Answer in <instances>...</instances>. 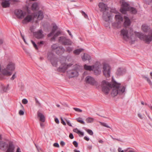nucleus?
Instances as JSON below:
<instances>
[{
  "label": "nucleus",
  "instance_id": "nucleus-1",
  "mask_svg": "<svg viewBox=\"0 0 152 152\" xmlns=\"http://www.w3.org/2000/svg\"><path fill=\"white\" fill-rule=\"evenodd\" d=\"M112 84H111L107 81L103 80L101 83V87L102 92L106 94H108L111 88H113L111 93L112 96L114 97L118 94H122L125 92V88L121 86L120 83H117L112 77Z\"/></svg>",
  "mask_w": 152,
  "mask_h": 152
},
{
  "label": "nucleus",
  "instance_id": "nucleus-2",
  "mask_svg": "<svg viewBox=\"0 0 152 152\" xmlns=\"http://www.w3.org/2000/svg\"><path fill=\"white\" fill-rule=\"evenodd\" d=\"M44 17L43 12L41 11L32 14V15H28L22 21L23 24H26L33 20L36 23H37L38 20H42Z\"/></svg>",
  "mask_w": 152,
  "mask_h": 152
},
{
  "label": "nucleus",
  "instance_id": "nucleus-3",
  "mask_svg": "<svg viewBox=\"0 0 152 152\" xmlns=\"http://www.w3.org/2000/svg\"><path fill=\"white\" fill-rule=\"evenodd\" d=\"M136 33H134L132 30L128 31L124 28L121 30L120 35L124 40L127 41L130 40L132 43L135 40V35Z\"/></svg>",
  "mask_w": 152,
  "mask_h": 152
},
{
  "label": "nucleus",
  "instance_id": "nucleus-4",
  "mask_svg": "<svg viewBox=\"0 0 152 152\" xmlns=\"http://www.w3.org/2000/svg\"><path fill=\"white\" fill-rule=\"evenodd\" d=\"M121 2L122 3V4L120 11L122 13L126 14L127 11H129L133 14H135L137 13V11L136 9L133 7H129V4L124 0H121Z\"/></svg>",
  "mask_w": 152,
  "mask_h": 152
},
{
  "label": "nucleus",
  "instance_id": "nucleus-5",
  "mask_svg": "<svg viewBox=\"0 0 152 152\" xmlns=\"http://www.w3.org/2000/svg\"><path fill=\"white\" fill-rule=\"evenodd\" d=\"M136 36L141 40H143L147 44H149L152 41V31H150L148 34L145 35L142 33L137 32L135 33Z\"/></svg>",
  "mask_w": 152,
  "mask_h": 152
},
{
  "label": "nucleus",
  "instance_id": "nucleus-6",
  "mask_svg": "<svg viewBox=\"0 0 152 152\" xmlns=\"http://www.w3.org/2000/svg\"><path fill=\"white\" fill-rule=\"evenodd\" d=\"M111 17V12L109 9L102 12V19L105 22H107V24L105 25L106 27H107L109 26V21Z\"/></svg>",
  "mask_w": 152,
  "mask_h": 152
},
{
  "label": "nucleus",
  "instance_id": "nucleus-7",
  "mask_svg": "<svg viewBox=\"0 0 152 152\" xmlns=\"http://www.w3.org/2000/svg\"><path fill=\"white\" fill-rule=\"evenodd\" d=\"M59 43L64 45H72V42L69 39L64 36H61L59 37Z\"/></svg>",
  "mask_w": 152,
  "mask_h": 152
},
{
  "label": "nucleus",
  "instance_id": "nucleus-8",
  "mask_svg": "<svg viewBox=\"0 0 152 152\" xmlns=\"http://www.w3.org/2000/svg\"><path fill=\"white\" fill-rule=\"evenodd\" d=\"M111 67L108 64L104 63L103 65V72L106 78L110 76Z\"/></svg>",
  "mask_w": 152,
  "mask_h": 152
},
{
  "label": "nucleus",
  "instance_id": "nucleus-9",
  "mask_svg": "<svg viewBox=\"0 0 152 152\" xmlns=\"http://www.w3.org/2000/svg\"><path fill=\"white\" fill-rule=\"evenodd\" d=\"M79 66L77 64L74 66V69L69 70L67 72L68 76L70 78L73 77L78 75V69Z\"/></svg>",
  "mask_w": 152,
  "mask_h": 152
},
{
  "label": "nucleus",
  "instance_id": "nucleus-10",
  "mask_svg": "<svg viewBox=\"0 0 152 152\" xmlns=\"http://www.w3.org/2000/svg\"><path fill=\"white\" fill-rule=\"evenodd\" d=\"M51 47L53 49V50H57V49H59L60 50V51L59 52L58 51H56V53L58 55H60L63 53L65 51V49L62 46H58L57 44H53L51 46Z\"/></svg>",
  "mask_w": 152,
  "mask_h": 152
},
{
  "label": "nucleus",
  "instance_id": "nucleus-11",
  "mask_svg": "<svg viewBox=\"0 0 152 152\" xmlns=\"http://www.w3.org/2000/svg\"><path fill=\"white\" fill-rule=\"evenodd\" d=\"M15 13L18 18L21 19L24 17L26 13L20 10L17 9L15 10Z\"/></svg>",
  "mask_w": 152,
  "mask_h": 152
},
{
  "label": "nucleus",
  "instance_id": "nucleus-12",
  "mask_svg": "<svg viewBox=\"0 0 152 152\" xmlns=\"http://www.w3.org/2000/svg\"><path fill=\"white\" fill-rule=\"evenodd\" d=\"M85 80L86 83L91 84V85L97 86L98 85V83L94 79L90 76H88L85 78Z\"/></svg>",
  "mask_w": 152,
  "mask_h": 152
},
{
  "label": "nucleus",
  "instance_id": "nucleus-13",
  "mask_svg": "<svg viewBox=\"0 0 152 152\" xmlns=\"http://www.w3.org/2000/svg\"><path fill=\"white\" fill-rule=\"evenodd\" d=\"M61 64L58 69V70L59 72H64L67 69L72 66V64H67L65 63H62L61 61Z\"/></svg>",
  "mask_w": 152,
  "mask_h": 152
},
{
  "label": "nucleus",
  "instance_id": "nucleus-14",
  "mask_svg": "<svg viewBox=\"0 0 152 152\" xmlns=\"http://www.w3.org/2000/svg\"><path fill=\"white\" fill-rule=\"evenodd\" d=\"M48 58L50 60L51 64L53 66H56L57 64V58L54 57L53 55L50 54H48Z\"/></svg>",
  "mask_w": 152,
  "mask_h": 152
},
{
  "label": "nucleus",
  "instance_id": "nucleus-15",
  "mask_svg": "<svg viewBox=\"0 0 152 152\" xmlns=\"http://www.w3.org/2000/svg\"><path fill=\"white\" fill-rule=\"evenodd\" d=\"M34 36L38 39H41L44 37V35L43 31L41 29H40L37 31L34 32Z\"/></svg>",
  "mask_w": 152,
  "mask_h": 152
},
{
  "label": "nucleus",
  "instance_id": "nucleus-16",
  "mask_svg": "<svg viewBox=\"0 0 152 152\" xmlns=\"http://www.w3.org/2000/svg\"><path fill=\"white\" fill-rule=\"evenodd\" d=\"M126 72V70L125 68L120 67L117 69L116 74L117 76H120L125 74Z\"/></svg>",
  "mask_w": 152,
  "mask_h": 152
},
{
  "label": "nucleus",
  "instance_id": "nucleus-17",
  "mask_svg": "<svg viewBox=\"0 0 152 152\" xmlns=\"http://www.w3.org/2000/svg\"><path fill=\"white\" fill-rule=\"evenodd\" d=\"M99 8L100 9V11L101 12H103L106 10H108V8L107 5L102 2H100L98 4Z\"/></svg>",
  "mask_w": 152,
  "mask_h": 152
},
{
  "label": "nucleus",
  "instance_id": "nucleus-18",
  "mask_svg": "<svg viewBox=\"0 0 152 152\" xmlns=\"http://www.w3.org/2000/svg\"><path fill=\"white\" fill-rule=\"evenodd\" d=\"M7 69L10 71H12L15 70V64L14 63L12 62H9L7 65Z\"/></svg>",
  "mask_w": 152,
  "mask_h": 152
},
{
  "label": "nucleus",
  "instance_id": "nucleus-19",
  "mask_svg": "<svg viewBox=\"0 0 152 152\" xmlns=\"http://www.w3.org/2000/svg\"><path fill=\"white\" fill-rule=\"evenodd\" d=\"M11 0H6L1 2V4L3 8H6L10 7V1Z\"/></svg>",
  "mask_w": 152,
  "mask_h": 152
},
{
  "label": "nucleus",
  "instance_id": "nucleus-20",
  "mask_svg": "<svg viewBox=\"0 0 152 152\" xmlns=\"http://www.w3.org/2000/svg\"><path fill=\"white\" fill-rule=\"evenodd\" d=\"M7 69V67L6 68H4L1 71V73L4 75L8 76L11 75L12 73L10 71Z\"/></svg>",
  "mask_w": 152,
  "mask_h": 152
},
{
  "label": "nucleus",
  "instance_id": "nucleus-21",
  "mask_svg": "<svg viewBox=\"0 0 152 152\" xmlns=\"http://www.w3.org/2000/svg\"><path fill=\"white\" fill-rule=\"evenodd\" d=\"M84 68L85 70H88V71H92L95 68V65H88L86 64H85L84 65Z\"/></svg>",
  "mask_w": 152,
  "mask_h": 152
},
{
  "label": "nucleus",
  "instance_id": "nucleus-22",
  "mask_svg": "<svg viewBox=\"0 0 152 152\" xmlns=\"http://www.w3.org/2000/svg\"><path fill=\"white\" fill-rule=\"evenodd\" d=\"M124 18L125 20L124 23V25L125 26V27H127L129 26L130 25L131 23L130 20L126 16H124Z\"/></svg>",
  "mask_w": 152,
  "mask_h": 152
},
{
  "label": "nucleus",
  "instance_id": "nucleus-23",
  "mask_svg": "<svg viewBox=\"0 0 152 152\" xmlns=\"http://www.w3.org/2000/svg\"><path fill=\"white\" fill-rule=\"evenodd\" d=\"M57 28L58 27L55 24H54L53 26V28L52 29L50 33L48 34V37H50L54 34V33L57 29Z\"/></svg>",
  "mask_w": 152,
  "mask_h": 152
},
{
  "label": "nucleus",
  "instance_id": "nucleus-24",
  "mask_svg": "<svg viewBox=\"0 0 152 152\" xmlns=\"http://www.w3.org/2000/svg\"><path fill=\"white\" fill-rule=\"evenodd\" d=\"M95 68L93 70L96 75H98L101 72V70L100 69V66L99 65L96 66L95 65Z\"/></svg>",
  "mask_w": 152,
  "mask_h": 152
},
{
  "label": "nucleus",
  "instance_id": "nucleus-25",
  "mask_svg": "<svg viewBox=\"0 0 152 152\" xmlns=\"http://www.w3.org/2000/svg\"><path fill=\"white\" fill-rule=\"evenodd\" d=\"M83 61H85L86 60L89 61L91 60V56L87 54H84L81 57Z\"/></svg>",
  "mask_w": 152,
  "mask_h": 152
},
{
  "label": "nucleus",
  "instance_id": "nucleus-26",
  "mask_svg": "<svg viewBox=\"0 0 152 152\" xmlns=\"http://www.w3.org/2000/svg\"><path fill=\"white\" fill-rule=\"evenodd\" d=\"M38 116L39 117V120L41 121L44 122L45 121V117L44 116L42 113L39 112V111L37 112Z\"/></svg>",
  "mask_w": 152,
  "mask_h": 152
},
{
  "label": "nucleus",
  "instance_id": "nucleus-27",
  "mask_svg": "<svg viewBox=\"0 0 152 152\" xmlns=\"http://www.w3.org/2000/svg\"><path fill=\"white\" fill-rule=\"evenodd\" d=\"M14 146L11 143H10L7 152H14Z\"/></svg>",
  "mask_w": 152,
  "mask_h": 152
},
{
  "label": "nucleus",
  "instance_id": "nucleus-28",
  "mask_svg": "<svg viewBox=\"0 0 152 152\" xmlns=\"http://www.w3.org/2000/svg\"><path fill=\"white\" fill-rule=\"evenodd\" d=\"M115 18L116 21L121 23L123 20V18L120 15H115Z\"/></svg>",
  "mask_w": 152,
  "mask_h": 152
},
{
  "label": "nucleus",
  "instance_id": "nucleus-29",
  "mask_svg": "<svg viewBox=\"0 0 152 152\" xmlns=\"http://www.w3.org/2000/svg\"><path fill=\"white\" fill-rule=\"evenodd\" d=\"M121 23L116 21L112 23V26L114 28H118L121 27Z\"/></svg>",
  "mask_w": 152,
  "mask_h": 152
},
{
  "label": "nucleus",
  "instance_id": "nucleus-30",
  "mask_svg": "<svg viewBox=\"0 0 152 152\" xmlns=\"http://www.w3.org/2000/svg\"><path fill=\"white\" fill-rule=\"evenodd\" d=\"M32 9L33 10H37L39 8V5L37 2L34 3L31 6Z\"/></svg>",
  "mask_w": 152,
  "mask_h": 152
},
{
  "label": "nucleus",
  "instance_id": "nucleus-31",
  "mask_svg": "<svg viewBox=\"0 0 152 152\" xmlns=\"http://www.w3.org/2000/svg\"><path fill=\"white\" fill-rule=\"evenodd\" d=\"M83 50V48L77 49L74 51L73 53L75 55H79Z\"/></svg>",
  "mask_w": 152,
  "mask_h": 152
},
{
  "label": "nucleus",
  "instance_id": "nucleus-32",
  "mask_svg": "<svg viewBox=\"0 0 152 152\" xmlns=\"http://www.w3.org/2000/svg\"><path fill=\"white\" fill-rule=\"evenodd\" d=\"M149 28L148 27L147 25L144 24L142 26V29L143 31L145 32H146L148 31Z\"/></svg>",
  "mask_w": 152,
  "mask_h": 152
},
{
  "label": "nucleus",
  "instance_id": "nucleus-33",
  "mask_svg": "<svg viewBox=\"0 0 152 152\" xmlns=\"http://www.w3.org/2000/svg\"><path fill=\"white\" fill-rule=\"evenodd\" d=\"M94 121V119L91 117H88L86 119V121L88 123H92Z\"/></svg>",
  "mask_w": 152,
  "mask_h": 152
},
{
  "label": "nucleus",
  "instance_id": "nucleus-34",
  "mask_svg": "<svg viewBox=\"0 0 152 152\" xmlns=\"http://www.w3.org/2000/svg\"><path fill=\"white\" fill-rule=\"evenodd\" d=\"M6 146V143L5 142L0 141V147L1 148H4Z\"/></svg>",
  "mask_w": 152,
  "mask_h": 152
},
{
  "label": "nucleus",
  "instance_id": "nucleus-35",
  "mask_svg": "<svg viewBox=\"0 0 152 152\" xmlns=\"http://www.w3.org/2000/svg\"><path fill=\"white\" fill-rule=\"evenodd\" d=\"M77 121L82 124H85V122L82 120V118H76Z\"/></svg>",
  "mask_w": 152,
  "mask_h": 152
},
{
  "label": "nucleus",
  "instance_id": "nucleus-36",
  "mask_svg": "<svg viewBox=\"0 0 152 152\" xmlns=\"http://www.w3.org/2000/svg\"><path fill=\"white\" fill-rule=\"evenodd\" d=\"M143 77L148 82V83L150 85H152V83L148 78L147 77L145 76H143Z\"/></svg>",
  "mask_w": 152,
  "mask_h": 152
},
{
  "label": "nucleus",
  "instance_id": "nucleus-37",
  "mask_svg": "<svg viewBox=\"0 0 152 152\" xmlns=\"http://www.w3.org/2000/svg\"><path fill=\"white\" fill-rule=\"evenodd\" d=\"M99 123L101 125L103 126H104L108 128H110V127L108 125H107L106 123H105L102 122H99Z\"/></svg>",
  "mask_w": 152,
  "mask_h": 152
},
{
  "label": "nucleus",
  "instance_id": "nucleus-38",
  "mask_svg": "<svg viewBox=\"0 0 152 152\" xmlns=\"http://www.w3.org/2000/svg\"><path fill=\"white\" fill-rule=\"evenodd\" d=\"M66 51L69 52H70L72 50L73 48L70 47H67L66 48Z\"/></svg>",
  "mask_w": 152,
  "mask_h": 152
},
{
  "label": "nucleus",
  "instance_id": "nucleus-39",
  "mask_svg": "<svg viewBox=\"0 0 152 152\" xmlns=\"http://www.w3.org/2000/svg\"><path fill=\"white\" fill-rule=\"evenodd\" d=\"M35 100L37 105L39 107H41L42 106L41 103L36 98H35Z\"/></svg>",
  "mask_w": 152,
  "mask_h": 152
},
{
  "label": "nucleus",
  "instance_id": "nucleus-40",
  "mask_svg": "<svg viewBox=\"0 0 152 152\" xmlns=\"http://www.w3.org/2000/svg\"><path fill=\"white\" fill-rule=\"evenodd\" d=\"M62 32L61 31H58L54 34L55 37H57L61 34Z\"/></svg>",
  "mask_w": 152,
  "mask_h": 152
},
{
  "label": "nucleus",
  "instance_id": "nucleus-41",
  "mask_svg": "<svg viewBox=\"0 0 152 152\" xmlns=\"http://www.w3.org/2000/svg\"><path fill=\"white\" fill-rule=\"evenodd\" d=\"M31 42L32 44L34 46V47L36 49H38V48L36 44L35 43V42L32 40H31Z\"/></svg>",
  "mask_w": 152,
  "mask_h": 152
},
{
  "label": "nucleus",
  "instance_id": "nucleus-42",
  "mask_svg": "<svg viewBox=\"0 0 152 152\" xmlns=\"http://www.w3.org/2000/svg\"><path fill=\"white\" fill-rule=\"evenodd\" d=\"M87 132L90 135H92L93 134V131L90 129H88L87 130Z\"/></svg>",
  "mask_w": 152,
  "mask_h": 152
},
{
  "label": "nucleus",
  "instance_id": "nucleus-43",
  "mask_svg": "<svg viewBox=\"0 0 152 152\" xmlns=\"http://www.w3.org/2000/svg\"><path fill=\"white\" fill-rule=\"evenodd\" d=\"M22 102L23 104H26L28 103V101L27 99H24L22 100Z\"/></svg>",
  "mask_w": 152,
  "mask_h": 152
},
{
  "label": "nucleus",
  "instance_id": "nucleus-44",
  "mask_svg": "<svg viewBox=\"0 0 152 152\" xmlns=\"http://www.w3.org/2000/svg\"><path fill=\"white\" fill-rule=\"evenodd\" d=\"M83 15L84 17L86 18H88V16L83 11H82V12Z\"/></svg>",
  "mask_w": 152,
  "mask_h": 152
},
{
  "label": "nucleus",
  "instance_id": "nucleus-45",
  "mask_svg": "<svg viewBox=\"0 0 152 152\" xmlns=\"http://www.w3.org/2000/svg\"><path fill=\"white\" fill-rule=\"evenodd\" d=\"M73 109L76 111L79 112H82V110L79 108H74Z\"/></svg>",
  "mask_w": 152,
  "mask_h": 152
},
{
  "label": "nucleus",
  "instance_id": "nucleus-46",
  "mask_svg": "<svg viewBox=\"0 0 152 152\" xmlns=\"http://www.w3.org/2000/svg\"><path fill=\"white\" fill-rule=\"evenodd\" d=\"M73 144L75 147H78V143L77 141H74L73 142Z\"/></svg>",
  "mask_w": 152,
  "mask_h": 152
},
{
  "label": "nucleus",
  "instance_id": "nucleus-47",
  "mask_svg": "<svg viewBox=\"0 0 152 152\" xmlns=\"http://www.w3.org/2000/svg\"><path fill=\"white\" fill-rule=\"evenodd\" d=\"M16 77V76L15 74H14L12 76V77L10 79L11 80H14Z\"/></svg>",
  "mask_w": 152,
  "mask_h": 152
},
{
  "label": "nucleus",
  "instance_id": "nucleus-48",
  "mask_svg": "<svg viewBox=\"0 0 152 152\" xmlns=\"http://www.w3.org/2000/svg\"><path fill=\"white\" fill-rule=\"evenodd\" d=\"M66 122L67 124L70 126H72V125L69 120H66Z\"/></svg>",
  "mask_w": 152,
  "mask_h": 152
},
{
  "label": "nucleus",
  "instance_id": "nucleus-49",
  "mask_svg": "<svg viewBox=\"0 0 152 152\" xmlns=\"http://www.w3.org/2000/svg\"><path fill=\"white\" fill-rule=\"evenodd\" d=\"M53 145L55 147L58 148H59V144L58 143H54Z\"/></svg>",
  "mask_w": 152,
  "mask_h": 152
},
{
  "label": "nucleus",
  "instance_id": "nucleus-50",
  "mask_svg": "<svg viewBox=\"0 0 152 152\" xmlns=\"http://www.w3.org/2000/svg\"><path fill=\"white\" fill-rule=\"evenodd\" d=\"M61 123L63 124L64 125H66V123L65 122V121L63 120V119L62 118H61Z\"/></svg>",
  "mask_w": 152,
  "mask_h": 152
},
{
  "label": "nucleus",
  "instance_id": "nucleus-51",
  "mask_svg": "<svg viewBox=\"0 0 152 152\" xmlns=\"http://www.w3.org/2000/svg\"><path fill=\"white\" fill-rule=\"evenodd\" d=\"M19 114L20 115H23L24 114V112L23 110H20L19 111Z\"/></svg>",
  "mask_w": 152,
  "mask_h": 152
},
{
  "label": "nucleus",
  "instance_id": "nucleus-52",
  "mask_svg": "<svg viewBox=\"0 0 152 152\" xmlns=\"http://www.w3.org/2000/svg\"><path fill=\"white\" fill-rule=\"evenodd\" d=\"M80 131L78 130L77 128H75L73 129V131L77 134L79 133V132Z\"/></svg>",
  "mask_w": 152,
  "mask_h": 152
},
{
  "label": "nucleus",
  "instance_id": "nucleus-53",
  "mask_svg": "<svg viewBox=\"0 0 152 152\" xmlns=\"http://www.w3.org/2000/svg\"><path fill=\"white\" fill-rule=\"evenodd\" d=\"M44 42L43 41H41L38 43V44L39 45H41L44 44Z\"/></svg>",
  "mask_w": 152,
  "mask_h": 152
},
{
  "label": "nucleus",
  "instance_id": "nucleus-54",
  "mask_svg": "<svg viewBox=\"0 0 152 152\" xmlns=\"http://www.w3.org/2000/svg\"><path fill=\"white\" fill-rule=\"evenodd\" d=\"M61 145L63 146L65 145V143L63 141H61L60 143Z\"/></svg>",
  "mask_w": 152,
  "mask_h": 152
},
{
  "label": "nucleus",
  "instance_id": "nucleus-55",
  "mask_svg": "<svg viewBox=\"0 0 152 152\" xmlns=\"http://www.w3.org/2000/svg\"><path fill=\"white\" fill-rule=\"evenodd\" d=\"M55 122L57 123V124H59V120L57 118H55Z\"/></svg>",
  "mask_w": 152,
  "mask_h": 152
},
{
  "label": "nucleus",
  "instance_id": "nucleus-56",
  "mask_svg": "<svg viewBox=\"0 0 152 152\" xmlns=\"http://www.w3.org/2000/svg\"><path fill=\"white\" fill-rule=\"evenodd\" d=\"M69 137L71 139H73L74 138V136L72 134L70 133L69 135Z\"/></svg>",
  "mask_w": 152,
  "mask_h": 152
},
{
  "label": "nucleus",
  "instance_id": "nucleus-57",
  "mask_svg": "<svg viewBox=\"0 0 152 152\" xmlns=\"http://www.w3.org/2000/svg\"><path fill=\"white\" fill-rule=\"evenodd\" d=\"M67 31L68 32V33H69V35L71 36V37H72L73 36L72 34L70 32V31L69 30H67Z\"/></svg>",
  "mask_w": 152,
  "mask_h": 152
},
{
  "label": "nucleus",
  "instance_id": "nucleus-58",
  "mask_svg": "<svg viewBox=\"0 0 152 152\" xmlns=\"http://www.w3.org/2000/svg\"><path fill=\"white\" fill-rule=\"evenodd\" d=\"M138 116L140 119H142L143 118V117L140 114L138 113Z\"/></svg>",
  "mask_w": 152,
  "mask_h": 152
},
{
  "label": "nucleus",
  "instance_id": "nucleus-59",
  "mask_svg": "<svg viewBox=\"0 0 152 152\" xmlns=\"http://www.w3.org/2000/svg\"><path fill=\"white\" fill-rule=\"evenodd\" d=\"M56 37H55L54 35V36L52 38H51V41H55Z\"/></svg>",
  "mask_w": 152,
  "mask_h": 152
},
{
  "label": "nucleus",
  "instance_id": "nucleus-60",
  "mask_svg": "<svg viewBox=\"0 0 152 152\" xmlns=\"http://www.w3.org/2000/svg\"><path fill=\"white\" fill-rule=\"evenodd\" d=\"M118 152H124V151L121 150V148H118Z\"/></svg>",
  "mask_w": 152,
  "mask_h": 152
},
{
  "label": "nucleus",
  "instance_id": "nucleus-61",
  "mask_svg": "<svg viewBox=\"0 0 152 152\" xmlns=\"http://www.w3.org/2000/svg\"><path fill=\"white\" fill-rule=\"evenodd\" d=\"M40 125L42 128H43L44 126V124L42 123H40Z\"/></svg>",
  "mask_w": 152,
  "mask_h": 152
},
{
  "label": "nucleus",
  "instance_id": "nucleus-62",
  "mask_svg": "<svg viewBox=\"0 0 152 152\" xmlns=\"http://www.w3.org/2000/svg\"><path fill=\"white\" fill-rule=\"evenodd\" d=\"M79 132V133H78V134H80V135H81L82 136H83L84 135V133L83 132H82L80 131Z\"/></svg>",
  "mask_w": 152,
  "mask_h": 152
},
{
  "label": "nucleus",
  "instance_id": "nucleus-63",
  "mask_svg": "<svg viewBox=\"0 0 152 152\" xmlns=\"http://www.w3.org/2000/svg\"><path fill=\"white\" fill-rule=\"evenodd\" d=\"M84 139L87 141H88L89 140V138L86 136H85L84 137Z\"/></svg>",
  "mask_w": 152,
  "mask_h": 152
},
{
  "label": "nucleus",
  "instance_id": "nucleus-64",
  "mask_svg": "<svg viewBox=\"0 0 152 152\" xmlns=\"http://www.w3.org/2000/svg\"><path fill=\"white\" fill-rule=\"evenodd\" d=\"M16 152H21L20 149L19 147L17 148Z\"/></svg>",
  "mask_w": 152,
  "mask_h": 152
}]
</instances>
